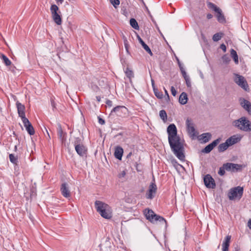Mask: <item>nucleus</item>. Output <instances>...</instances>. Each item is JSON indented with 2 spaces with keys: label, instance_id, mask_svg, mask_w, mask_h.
I'll list each match as a JSON object with an SVG mask.
<instances>
[{
  "label": "nucleus",
  "instance_id": "obj_1",
  "mask_svg": "<svg viewBox=\"0 0 251 251\" xmlns=\"http://www.w3.org/2000/svg\"><path fill=\"white\" fill-rule=\"evenodd\" d=\"M168 142L171 149L176 156L181 161L185 160L184 148L181 139L177 135V130L174 124H170L167 127Z\"/></svg>",
  "mask_w": 251,
  "mask_h": 251
},
{
  "label": "nucleus",
  "instance_id": "obj_2",
  "mask_svg": "<svg viewBox=\"0 0 251 251\" xmlns=\"http://www.w3.org/2000/svg\"><path fill=\"white\" fill-rule=\"evenodd\" d=\"M233 126L238 129L245 132L251 131V122L246 117H242L239 119L235 120L232 122Z\"/></svg>",
  "mask_w": 251,
  "mask_h": 251
},
{
  "label": "nucleus",
  "instance_id": "obj_3",
  "mask_svg": "<svg viewBox=\"0 0 251 251\" xmlns=\"http://www.w3.org/2000/svg\"><path fill=\"white\" fill-rule=\"evenodd\" d=\"M144 214L146 218L151 223L154 224L158 221L167 225L166 220L163 217L156 214L151 209H146L144 211Z\"/></svg>",
  "mask_w": 251,
  "mask_h": 251
},
{
  "label": "nucleus",
  "instance_id": "obj_4",
  "mask_svg": "<svg viewBox=\"0 0 251 251\" xmlns=\"http://www.w3.org/2000/svg\"><path fill=\"white\" fill-rule=\"evenodd\" d=\"M243 188L237 186L230 189L228 193V197L230 200H233L235 199L240 200L243 194Z\"/></svg>",
  "mask_w": 251,
  "mask_h": 251
},
{
  "label": "nucleus",
  "instance_id": "obj_5",
  "mask_svg": "<svg viewBox=\"0 0 251 251\" xmlns=\"http://www.w3.org/2000/svg\"><path fill=\"white\" fill-rule=\"evenodd\" d=\"M113 113H115L117 116L122 118H126L128 116V110L124 106H117L114 107L111 110L110 114L112 115Z\"/></svg>",
  "mask_w": 251,
  "mask_h": 251
},
{
  "label": "nucleus",
  "instance_id": "obj_6",
  "mask_svg": "<svg viewBox=\"0 0 251 251\" xmlns=\"http://www.w3.org/2000/svg\"><path fill=\"white\" fill-rule=\"evenodd\" d=\"M234 81L238 86L241 87L244 90L246 91H249L250 88L247 81L242 75L236 74L234 78Z\"/></svg>",
  "mask_w": 251,
  "mask_h": 251
},
{
  "label": "nucleus",
  "instance_id": "obj_7",
  "mask_svg": "<svg viewBox=\"0 0 251 251\" xmlns=\"http://www.w3.org/2000/svg\"><path fill=\"white\" fill-rule=\"evenodd\" d=\"M50 11L53 21L58 25L62 24V19L60 15L57 13L58 7L55 4H52L50 6Z\"/></svg>",
  "mask_w": 251,
  "mask_h": 251
},
{
  "label": "nucleus",
  "instance_id": "obj_8",
  "mask_svg": "<svg viewBox=\"0 0 251 251\" xmlns=\"http://www.w3.org/2000/svg\"><path fill=\"white\" fill-rule=\"evenodd\" d=\"M224 166L226 167V169L227 171L232 172H237L242 170V166L240 164H234L232 163H226L224 164Z\"/></svg>",
  "mask_w": 251,
  "mask_h": 251
},
{
  "label": "nucleus",
  "instance_id": "obj_9",
  "mask_svg": "<svg viewBox=\"0 0 251 251\" xmlns=\"http://www.w3.org/2000/svg\"><path fill=\"white\" fill-rule=\"evenodd\" d=\"M203 181L207 188L214 189L216 187L215 180L209 174H207L204 176Z\"/></svg>",
  "mask_w": 251,
  "mask_h": 251
},
{
  "label": "nucleus",
  "instance_id": "obj_10",
  "mask_svg": "<svg viewBox=\"0 0 251 251\" xmlns=\"http://www.w3.org/2000/svg\"><path fill=\"white\" fill-rule=\"evenodd\" d=\"M221 140V138H218L213 141L212 143L206 146L201 150V152L205 153H208L220 143Z\"/></svg>",
  "mask_w": 251,
  "mask_h": 251
},
{
  "label": "nucleus",
  "instance_id": "obj_11",
  "mask_svg": "<svg viewBox=\"0 0 251 251\" xmlns=\"http://www.w3.org/2000/svg\"><path fill=\"white\" fill-rule=\"evenodd\" d=\"M157 191V186L154 183H151L149 186L148 192L146 194V198L148 199H152Z\"/></svg>",
  "mask_w": 251,
  "mask_h": 251
},
{
  "label": "nucleus",
  "instance_id": "obj_12",
  "mask_svg": "<svg viewBox=\"0 0 251 251\" xmlns=\"http://www.w3.org/2000/svg\"><path fill=\"white\" fill-rule=\"evenodd\" d=\"M22 121L28 133L30 135H33L35 133L34 129L29 120L25 118Z\"/></svg>",
  "mask_w": 251,
  "mask_h": 251
},
{
  "label": "nucleus",
  "instance_id": "obj_13",
  "mask_svg": "<svg viewBox=\"0 0 251 251\" xmlns=\"http://www.w3.org/2000/svg\"><path fill=\"white\" fill-rule=\"evenodd\" d=\"M95 206L97 212L100 214L106 208H109L108 204L100 201H95Z\"/></svg>",
  "mask_w": 251,
  "mask_h": 251
},
{
  "label": "nucleus",
  "instance_id": "obj_14",
  "mask_svg": "<svg viewBox=\"0 0 251 251\" xmlns=\"http://www.w3.org/2000/svg\"><path fill=\"white\" fill-rule=\"evenodd\" d=\"M186 125L188 133L192 136H195L196 135V130L191 120L188 118L186 121Z\"/></svg>",
  "mask_w": 251,
  "mask_h": 251
},
{
  "label": "nucleus",
  "instance_id": "obj_15",
  "mask_svg": "<svg viewBox=\"0 0 251 251\" xmlns=\"http://www.w3.org/2000/svg\"><path fill=\"white\" fill-rule=\"evenodd\" d=\"M16 107L17 108L18 113L22 119V120L24 119L25 118H26L25 115V106L24 105L22 104L19 101L16 102Z\"/></svg>",
  "mask_w": 251,
  "mask_h": 251
},
{
  "label": "nucleus",
  "instance_id": "obj_16",
  "mask_svg": "<svg viewBox=\"0 0 251 251\" xmlns=\"http://www.w3.org/2000/svg\"><path fill=\"white\" fill-rule=\"evenodd\" d=\"M77 153L81 157L86 156L87 153V148L84 145L78 146L75 148Z\"/></svg>",
  "mask_w": 251,
  "mask_h": 251
},
{
  "label": "nucleus",
  "instance_id": "obj_17",
  "mask_svg": "<svg viewBox=\"0 0 251 251\" xmlns=\"http://www.w3.org/2000/svg\"><path fill=\"white\" fill-rule=\"evenodd\" d=\"M62 195L65 198H69L71 196L70 192L69 190L68 184L66 183L62 184L60 188Z\"/></svg>",
  "mask_w": 251,
  "mask_h": 251
},
{
  "label": "nucleus",
  "instance_id": "obj_18",
  "mask_svg": "<svg viewBox=\"0 0 251 251\" xmlns=\"http://www.w3.org/2000/svg\"><path fill=\"white\" fill-rule=\"evenodd\" d=\"M137 39L139 42L141 44L144 50L151 56L153 55L152 52L149 48V47L144 42L139 35L137 36Z\"/></svg>",
  "mask_w": 251,
  "mask_h": 251
},
{
  "label": "nucleus",
  "instance_id": "obj_19",
  "mask_svg": "<svg viewBox=\"0 0 251 251\" xmlns=\"http://www.w3.org/2000/svg\"><path fill=\"white\" fill-rule=\"evenodd\" d=\"M123 152L124 150L123 148L120 146H117L115 149V157L119 160H121L123 154Z\"/></svg>",
  "mask_w": 251,
  "mask_h": 251
},
{
  "label": "nucleus",
  "instance_id": "obj_20",
  "mask_svg": "<svg viewBox=\"0 0 251 251\" xmlns=\"http://www.w3.org/2000/svg\"><path fill=\"white\" fill-rule=\"evenodd\" d=\"M240 139L235 135L231 136L226 140L229 146L238 143Z\"/></svg>",
  "mask_w": 251,
  "mask_h": 251
},
{
  "label": "nucleus",
  "instance_id": "obj_21",
  "mask_svg": "<svg viewBox=\"0 0 251 251\" xmlns=\"http://www.w3.org/2000/svg\"><path fill=\"white\" fill-rule=\"evenodd\" d=\"M188 97L187 95L185 92H182L179 98V102L182 105L185 104L187 102Z\"/></svg>",
  "mask_w": 251,
  "mask_h": 251
},
{
  "label": "nucleus",
  "instance_id": "obj_22",
  "mask_svg": "<svg viewBox=\"0 0 251 251\" xmlns=\"http://www.w3.org/2000/svg\"><path fill=\"white\" fill-rule=\"evenodd\" d=\"M109 208H106L103 211L100 213L101 217L106 219H109L112 217V213L109 211Z\"/></svg>",
  "mask_w": 251,
  "mask_h": 251
},
{
  "label": "nucleus",
  "instance_id": "obj_23",
  "mask_svg": "<svg viewBox=\"0 0 251 251\" xmlns=\"http://www.w3.org/2000/svg\"><path fill=\"white\" fill-rule=\"evenodd\" d=\"M231 235H227L222 244V248H228L229 249V247L230 246V243L231 240Z\"/></svg>",
  "mask_w": 251,
  "mask_h": 251
},
{
  "label": "nucleus",
  "instance_id": "obj_24",
  "mask_svg": "<svg viewBox=\"0 0 251 251\" xmlns=\"http://www.w3.org/2000/svg\"><path fill=\"white\" fill-rule=\"evenodd\" d=\"M66 134V133L63 132V131L62 129L61 126L60 124H59L58 125V128H57V135L59 139L62 141L63 142L64 140L65 139H64V135Z\"/></svg>",
  "mask_w": 251,
  "mask_h": 251
},
{
  "label": "nucleus",
  "instance_id": "obj_25",
  "mask_svg": "<svg viewBox=\"0 0 251 251\" xmlns=\"http://www.w3.org/2000/svg\"><path fill=\"white\" fill-rule=\"evenodd\" d=\"M201 140H203L204 143L208 142L211 138V134L209 132L204 133L200 135Z\"/></svg>",
  "mask_w": 251,
  "mask_h": 251
},
{
  "label": "nucleus",
  "instance_id": "obj_26",
  "mask_svg": "<svg viewBox=\"0 0 251 251\" xmlns=\"http://www.w3.org/2000/svg\"><path fill=\"white\" fill-rule=\"evenodd\" d=\"M216 13H217L216 17L218 22L221 23H225L226 22V19L222 13V10L220 9L219 11H217Z\"/></svg>",
  "mask_w": 251,
  "mask_h": 251
},
{
  "label": "nucleus",
  "instance_id": "obj_27",
  "mask_svg": "<svg viewBox=\"0 0 251 251\" xmlns=\"http://www.w3.org/2000/svg\"><path fill=\"white\" fill-rule=\"evenodd\" d=\"M229 147L227 142L226 141V142L224 143H222L220 144L218 147V151L220 152H222L225 151L227 149V148Z\"/></svg>",
  "mask_w": 251,
  "mask_h": 251
},
{
  "label": "nucleus",
  "instance_id": "obj_28",
  "mask_svg": "<svg viewBox=\"0 0 251 251\" xmlns=\"http://www.w3.org/2000/svg\"><path fill=\"white\" fill-rule=\"evenodd\" d=\"M230 55L233 59L235 63L238 64L239 63L238 55L236 51L233 49L230 50Z\"/></svg>",
  "mask_w": 251,
  "mask_h": 251
},
{
  "label": "nucleus",
  "instance_id": "obj_29",
  "mask_svg": "<svg viewBox=\"0 0 251 251\" xmlns=\"http://www.w3.org/2000/svg\"><path fill=\"white\" fill-rule=\"evenodd\" d=\"M0 57L3 61V62L5 64L6 66H9L11 64V61L8 59V58L4 54H1L0 55Z\"/></svg>",
  "mask_w": 251,
  "mask_h": 251
},
{
  "label": "nucleus",
  "instance_id": "obj_30",
  "mask_svg": "<svg viewBox=\"0 0 251 251\" xmlns=\"http://www.w3.org/2000/svg\"><path fill=\"white\" fill-rule=\"evenodd\" d=\"M130 25L132 27L136 30H139V26L136 20L134 18L130 20Z\"/></svg>",
  "mask_w": 251,
  "mask_h": 251
},
{
  "label": "nucleus",
  "instance_id": "obj_31",
  "mask_svg": "<svg viewBox=\"0 0 251 251\" xmlns=\"http://www.w3.org/2000/svg\"><path fill=\"white\" fill-rule=\"evenodd\" d=\"M10 162L14 165H17L18 163V157L15 156L13 154H10L9 155Z\"/></svg>",
  "mask_w": 251,
  "mask_h": 251
},
{
  "label": "nucleus",
  "instance_id": "obj_32",
  "mask_svg": "<svg viewBox=\"0 0 251 251\" xmlns=\"http://www.w3.org/2000/svg\"><path fill=\"white\" fill-rule=\"evenodd\" d=\"M125 73L126 74V76L130 79H131V78L134 77V74L133 71L130 70L128 67H127L125 71Z\"/></svg>",
  "mask_w": 251,
  "mask_h": 251
},
{
  "label": "nucleus",
  "instance_id": "obj_33",
  "mask_svg": "<svg viewBox=\"0 0 251 251\" xmlns=\"http://www.w3.org/2000/svg\"><path fill=\"white\" fill-rule=\"evenodd\" d=\"M207 6L209 9H211L216 12L217 11H219L220 8L218 7L215 4L211 2H207Z\"/></svg>",
  "mask_w": 251,
  "mask_h": 251
},
{
  "label": "nucleus",
  "instance_id": "obj_34",
  "mask_svg": "<svg viewBox=\"0 0 251 251\" xmlns=\"http://www.w3.org/2000/svg\"><path fill=\"white\" fill-rule=\"evenodd\" d=\"M73 145L75 146V148L77 147V146H79L83 145L82 143V140L79 137H76L73 142Z\"/></svg>",
  "mask_w": 251,
  "mask_h": 251
},
{
  "label": "nucleus",
  "instance_id": "obj_35",
  "mask_svg": "<svg viewBox=\"0 0 251 251\" xmlns=\"http://www.w3.org/2000/svg\"><path fill=\"white\" fill-rule=\"evenodd\" d=\"M223 35V33L221 32L217 33L213 36L212 39L214 42H217L222 38Z\"/></svg>",
  "mask_w": 251,
  "mask_h": 251
},
{
  "label": "nucleus",
  "instance_id": "obj_36",
  "mask_svg": "<svg viewBox=\"0 0 251 251\" xmlns=\"http://www.w3.org/2000/svg\"><path fill=\"white\" fill-rule=\"evenodd\" d=\"M159 116L161 119L164 121L165 122L167 119V115L166 111L164 110H161L159 112Z\"/></svg>",
  "mask_w": 251,
  "mask_h": 251
},
{
  "label": "nucleus",
  "instance_id": "obj_37",
  "mask_svg": "<svg viewBox=\"0 0 251 251\" xmlns=\"http://www.w3.org/2000/svg\"><path fill=\"white\" fill-rule=\"evenodd\" d=\"M155 96L158 99H161L163 98V95L162 92L159 91L157 88H154L153 90Z\"/></svg>",
  "mask_w": 251,
  "mask_h": 251
},
{
  "label": "nucleus",
  "instance_id": "obj_38",
  "mask_svg": "<svg viewBox=\"0 0 251 251\" xmlns=\"http://www.w3.org/2000/svg\"><path fill=\"white\" fill-rule=\"evenodd\" d=\"M226 167L224 166V164L223 165V166L219 168V170L218 172V174L221 176H224L226 173L225 172V170H226Z\"/></svg>",
  "mask_w": 251,
  "mask_h": 251
},
{
  "label": "nucleus",
  "instance_id": "obj_39",
  "mask_svg": "<svg viewBox=\"0 0 251 251\" xmlns=\"http://www.w3.org/2000/svg\"><path fill=\"white\" fill-rule=\"evenodd\" d=\"M110 2L113 5L115 8H117L120 3V0H109Z\"/></svg>",
  "mask_w": 251,
  "mask_h": 251
},
{
  "label": "nucleus",
  "instance_id": "obj_40",
  "mask_svg": "<svg viewBox=\"0 0 251 251\" xmlns=\"http://www.w3.org/2000/svg\"><path fill=\"white\" fill-rule=\"evenodd\" d=\"M247 103L245 104V106L243 107L244 109L247 110L248 112H251V103L249 102H246Z\"/></svg>",
  "mask_w": 251,
  "mask_h": 251
},
{
  "label": "nucleus",
  "instance_id": "obj_41",
  "mask_svg": "<svg viewBox=\"0 0 251 251\" xmlns=\"http://www.w3.org/2000/svg\"><path fill=\"white\" fill-rule=\"evenodd\" d=\"M222 59L223 60V62L226 63H228L230 61L229 57L226 54H225L223 56Z\"/></svg>",
  "mask_w": 251,
  "mask_h": 251
},
{
  "label": "nucleus",
  "instance_id": "obj_42",
  "mask_svg": "<svg viewBox=\"0 0 251 251\" xmlns=\"http://www.w3.org/2000/svg\"><path fill=\"white\" fill-rule=\"evenodd\" d=\"M180 69L182 75L184 79L189 77V76L187 75L185 71V70H184V69L183 68V67H182L181 66H180Z\"/></svg>",
  "mask_w": 251,
  "mask_h": 251
},
{
  "label": "nucleus",
  "instance_id": "obj_43",
  "mask_svg": "<svg viewBox=\"0 0 251 251\" xmlns=\"http://www.w3.org/2000/svg\"><path fill=\"white\" fill-rule=\"evenodd\" d=\"M240 104L242 107L245 106V104L247 103L246 102H249V101L245 100L244 98H240Z\"/></svg>",
  "mask_w": 251,
  "mask_h": 251
},
{
  "label": "nucleus",
  "instance_id": "obj_44",
  "mask_svg": "<svg viewBox=\"0 0 251 251\" xmlns=\"http://www.w3.org/2000/svg\"><path fill=\"white\" fill-rule=\"evenodd\" d=\"M171 91L172 94L173 96H176V90L174 86H172L171 88Z\"/></svg>",
  "mask_w": 251,
  "mask_h": 251
},
{
  "label": "nucleus",
  "instance_id": "obj_45",
  "mask_svg": "<svg viewBox=\"0 0 251 251\" xmlns=\"http://www.w3.org/2000/svg\"><path fill=\"white\" fill-rule=\"evenodd\" d=\"M50 102H51V105L52 107V110H53V111H54V110L56 109L55 102L53 100H51Z\"/></svg>",
  "mask_w": 251,
  "mask_h": 251
},
{
  "label": "nucleus",
  "instance_id": "obj_46",
  "mask_svg": "<svg viewBox=\"0 0 251 251\" xmlns=\"http://www.w3.org/2000/svg\"><path fill=\"white\" fill-rule=\"evenodd\" d=\"M185 80L186 81V84L187 86L188 87H190L191 86V84L190 78L189 77L185 79Z\"/></svg>",
  "mask_w": 251,
  "mask_h": 251
},
{
  "label": "nucleus",
  "instance_id": "obj_47",
  "mask_svg": "<svg viewBox=\"0 0 251 251\" xmlns=\"http://www.w3.org/2000/svg\"><path fill=\"white\" fill-rule=\"evenodd\" d=\"M126 175V172L125 171H122L120 174L118 175L119 178L124 177Z\"/></svg>",
  "mask_w": 251,
  "mask_h": 251
},
{
  "label": "nucleus",
  "instance_id": "obj_48",
  "mask_svg": "<svg viewBox=\"0 0 251 251\" xmlns=\"http://www.w3.org/2000/svg\"><path fill=\"white\" fill-rule=\"evenodd\" d=\"M134 165L136 169L137 172H141V169L139 168V164H138V163L137 162H135L134 163Z\"/></svg>",
  "mask_w": 251,
  "mask_h": 251
},
{
  "label": "nucleus",
  "instance_id": "obj_49",
  "mask_svg": "<svg viewBox=\"0 0 251 251\" xmlns=\"http://www.w3.org/2000/svg\"><path fill=\"white\" fill-rule=\"evenodd\" d=\"M98 120L100 124L103 125L105 124V121L100 117H98Z\"/></svg>",
  "mask_w": 251,
  "mask_h": 251
},
{
  "label": "nucleus",
  "instance_id": "obj_50",
  "mask_svg": "<svg viewBox=\"0 0 251 251\" xmlns=\"http://www.w3.org/2000/svg\"><path fill=\"white\" fill-rule=\"evenodd\" d=\"M105 103L109 107H111L112 106V101L109 100H107Z\"/></svg>",
  "mask_w": 251,
  "mask_h": 251
},
{
  "label": "nucleus",
  "instance_id": "obj_51",
  "mask_svg": "<svg viewBox=\"0 0 251 251\" xmlns=\"http://www.w3.org/2000/svg\"><path fill=\"white\" fill-rule=\"evenodd\" d=\"M220 49H221L224 51V52L226 51V45L224 44H222L220 45Z\"/></svg>",
  "mask_w": 251,
  "mask_h": 251
},
{
  "label": "nucleus",
  "instance_id": "obj_52",
  "mask_svg": "<svg viewBox=\"0 0 251 251\" xmlns=\"http://www.w3.org/2000/svg\"><path fill=\"white\" fill-rule=\"evenodd\" d=\"M145 8H146V10L147 12H148V14L150 16V17L151 18V20L153 21V20H152V16L151 15V13L150 11H149L148 7L146 5H145Z\"/></svg>",
  "mask_w": 251,
  "mask_h": 251
},
{
  "label": "nucleus",
  "instance_id": "obj_53",
  "mask_svg": "<svg viewBox=\"0 0 251 251\" xmlns=\"http://www.w3.org/2000/svg\"><path fill=\"white\" fill-rule=\"evenodd\" d=\"M124 44L125 48L126 49V51L128 52V44H127V41L126 40H124Z\"/></svg>",
  "mask_w": 251,
  "mask_h": 251
},
{
  "label": "nucleus",
  "instance_id": "obj_54",
  "mask_svg": "<svg viewBox=\"0 0 251 251\" xmlns=\"http://www.w3.org/2000/svg\"><path fill=\"white\" fill-rule=\"evenodd\" d=\"M206 17L208 19H211L212 18L213 15L210 13H208L207 14Z\"/></svg>",
  "mask_w": 251,
  "mask_h": 251
},
{
  "label": "nucleus",
  "instance_id": "obj_55",
  "mask_svg": "<svg viewBox=\"0 0 251 251\" xmlns=\"http://www.w3.org/2000/svg\"><path fill=\"white\" fill-rule=\"evenodd\" d=\"M96 100H97L98 102H100V100H101V97H100V96H96Z\"/></svg>",
  "mask_w": 251,
  "mask_h": 251
},
{
  "label": "nucleus",
  "instance_id": "obj_56",
  "mask_svg": "<svg viewBox=\"0 0 251 251\" xmlns=\"http://www.w3.org/2000/svg\"><path fill=\"white\" fill-rule=\"evenodd\" d=\"M151 85L152 86L153 90H154V88H155V87L154 85V81L153 79H151Z\"/></svg>",
  "mask_w": 251,
  "mask_h": 251
},
{
  "label": "nucleus",
  "instance_id": "obj_57",
  "mask_svg": "<svg viewBox=\"0 0 251 251\" xmlns=\"http://www.w3.org/2000/svg\"><path fill=\"white\" fill-rule=\"evenodd\" d=\"M164 90H165V95L167 96V97H168V100H169L170 99L168 91L165 89V88H164Z\"/></svg>",
  "mask_w": 251,
  "mask_h": 251
},
{
  "label": "nucleus",
  "instance_id": "obj_58",
  "mask_svg": "<svg viewBox=\"0 0 251 251\" xmlns=\"http://www.w3.org/2000/svg\"><path fill=\"white\" fill-rule=\"evenodd\" d=\"M248 226L251 229V220H250L248 222Z\"/></svg>",
  "mask_w": 251,
  "mask_h": 251
},
{
  "label": "nucleus",
  "instance_id": "obj_59",
  "mask_svg": "<svg viewBox=\"0 0 251 251\" xmlns=\"http://www.w3.org/2000/svg\"><path fill=\"white\" fill-rule=\"evenodd\" d=\"M132 155V152L130 151V152H129V153L126 156V158H128L129 157H130L131 156V155Z\"/></svg>",
  "mask_w": 251,
  "mask_h": 251
},
{
  "label": "nucleus",
  "instance_id": "obj_60",
  "mask_svg": "<svg viewBox=\"0 0 251 251\" xmlns=\"http://www.w3.org/2000/svg\"><path fill=\"white\" fill-rule=\"evenodd\" d=\"M176 60H177V62H178V65H179V67H180V66H181V64H180V61H179V59H178L177 57H176Z\"/></svg>",
  "mask_w": 251,
  "mask_h": 251
},
{
  "label": "nucleus",
  "instance_id": "obj_61",
  "mask_svg": "<svg viewBox=\"0 0 251 251\" xmlns=\"http://www.w3.org/2000/svg\"><path fill=\"white\" fill-rule=\"evenodd\" d=\"M228 248H222V251H228Z\"/></svg>",
  "mask_w": 251,
  "mask_h": 251
},
{
  "label": "nucleus",
  "instance_id": "obj_62",
  "mask_svg": "<svg viewBox=\"0 0 251 251\" xmlns=\"http://www.w3.org/2000/svg\"><path fill=\"white\" fill-rule=\"evenodd\" d=\"M57 2H59L60 3H62L64 0H55Z\"/></svg>",
  "mask_w": 251,
  "mask_h": 251
},
{
  "label": "nucleus",
  "instance_id": "obj_63",
  "mask_svg": "<svg viewBox=\"0 0 251 251\" xmlns=\"http://www.w3.org/2000/svg\"><path fill=\"white\" fill-rule=\"evenodd\" d=\"M17 150V146L15 145L14 147V151H16Z\"/></svg>",
  "mask_w": 251,
  "mask_h": 251
},
{
  "label": "nucleus",
  "instance_id": "obj_64",
  "mask_svg": "<svg viewBox=\"0 0 251 251\" xmlns=\"http://www.w3.org/2000/svg\"><path fill=\"white\" fill-rule=\"evenodd\" d=\"M139 0L144 4V6L146 5L143 0Z\"/></svg>",
  "mask_w": 251,
  "mask_h": 251
}]
</instances>
